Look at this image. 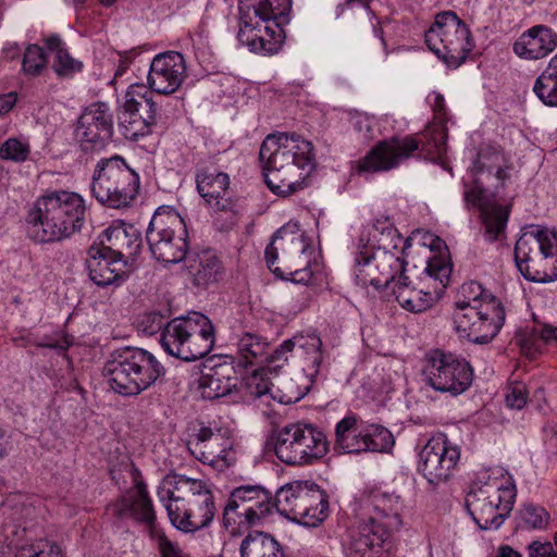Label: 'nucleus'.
Masks as SVG:
<instances>
[{
	"instance_id": "39448f33",
	"label": "nucleus",
	"mask_w": 557,
	"mask_h": 557,
	"mask_svg": "<svg viewBox=\"0 0 557 557\" xmlns=\"http://www.w3.org/2000/svg\"><path fill=\"white\" fill-rule=\"evenodd\" d=\"M158 496L174 527L195 532L211 523L215 515L213 495L207 484L185 475H166L159 486Z\"/></svg>"
},
{
	"instance_id": "bf43d9fd",
	"label": "nucleus",
	"mask_w": 557,
	"mask_h": 557,
	"mask_svg": "<svg viewBox=\"0 0 557 557\" xmlns=\"http://www.w3.org/2000/svg\"><path fill=\"white\" fill-rule=\"evenodd\" d=\"M276 240H282L289 244L304 242L305 233L300 230L298 223L288 222L274 233L271 244Z\"/></svg>"
},
{
	"instance_id": "0eeeda50",
	"label": "nucleus",
	"mask_w": 557,
	"mask_h": 557,
	"mask_svg": "<svg viewBox=\"0 0 557 557\" xmlns=\"http://www.w3.org/2000/svg\"><path fill=\"white\" fill-rule=\"evenodd\" d=\"M510 478H492L483 473L473 481L466 495V507L482 530H497L509 516L516 499Z\"/></svg>"
},
{
	"instance_id": "37998d69",
	"label": "nucleus",
	"mask_w": 557,
	"mask_h": 557,
	"mask_svg": "<svg viewBox=\"0 0 557 557\" xmlns=\"http://www.w3.org/2000/svg\"><path fill=\"white\" fill-rule=\"evenodd\" d=\"M293 343V350L297 348L305 355L308 360V370L310 375L318 374L320 366L323 360L322 356V341L315 334L309 335H295L290 338Z\"/></svg>"
},
{
	"instance_id": "aec40b11",
	"label": "nucleus",
	"mask_w": 557,
	"mask_h": 557,
	"mask_svg": "<svg viewBox=\"0 0 557 557\" xmlns=\"http://www.w3.org/2000/svg\"><path fill=\"white\" fill-rule=\"evenodd\" d=\"M515 261L524 278L533 282L557 280V246H515Z\"/></svg>"
},
{
	"instance_id": "9b49d317",
	"label": "nucleus",
	"mask_w": 557,
	"mask_h": 557,
	"mask_svg": "<svg viewBox=\"0 0 557 557\" xmlns=\"http://www.w3.org/2000/svg\"><path fill=\"white\" fill-rule=\"evenodd\" d=\"M327 451L325 434L312 424L289 423L276 432L274 453L285 465H312Z\"/></svg>"
},
{
	"instance_id": "5701e85b",
	"label": "nucleus",
	"mask_w": 557,
	"mask_h": 557,
	"mask_svg": "<svg viewBox=\"0 0 557 557\" xmlns=\"http://www.w3.org/2000/svg\"><path fill=\"white\" fill-rule=\"evenodd\" d=\"M36 207L39 212L49 213L50 221L66 219L71 224H78L81 228L85 214L84 199L76 193L59 190L40 197Z\"/></svg>"
},
{
	"instance_id": "a878e982",
	"label": "nucleus",
	"mask_w": 557,
	"mask_h": 557,
	"mask_svg": "<svg viewBox=\"0 0 557 557\" xmlns=\"http://www.w3.org/2000/svg\"><path fill=\"white\" fill-rule=\"evenodd\" d=\"M188 333L190 334L184 339V348H181V360L190 362L206 357L214 345V327L210 319L200 312H194Z\"/></svg>"
},
{
	"instance_id": "a18cd8bd",
	"label": "nucleus",
	"mask_w": 557,
	"mask_h": 557,
	"mask_svg": "<svg viewBox=\"0 0 557 557\" xmlns=\"http://www.w3.org/2000/svg\"><path fill=\"white\" fill-rule=\"evenodd\" d=\"M557 244V228L531 224L522 227L516 244Z\"/></svg>"
},
{
	"instance_id": "de8ad7c7",
	"label": "nucleus",
	"mask_w": 557,
	"mask_h": 557,
	"mask_svg": "<svg viewBox=\"0 0 557 557\" xmlns=\"http://www.w3.org/2000/svg\"><path fill=\"white\" fill-rule=\"evenodd\" d=\"M47 65L44 49L37 45H29L23 57V71L28 75H39Z\"/></svg>"
},
{
	"instance_id": "5fc2aeb1",
	"label": "nucleus",
	"mask_w": 557,
	"mask_h": 557,
	"mask_svg": "<svg viewBox=\"0 0 557 557\" xmlns=\"http://www.w3.org/2000/svg\"><path fill=\"white\" fill-rule=\"evenodd\" d=\"M245 385L249 396L260 398L271 392L273 383L262 372L257 371L246 380Z\"/></svg>"
},
{
	"instance_id": "bb28decb",
	"label": "nucleus",
	"mask_w": 557,
	"mask_h": 557,
	"mask_svg": "<svg viewBox=\"0 0 557 557\" xmlns=\"http://www.w3.org/2000/svg\"><path fill=\"white\" fill-rule=\"evenodd\" d=\"M146 237L148 244H171L173 240L187 244L188 233L177 212L159 208L149 223Z\"/></svg>"
},
{
	"instance_id": "c85d7f7f",
	"label": "nucleus",
	"mask_w": 557,
	"mask_h": 557,
	"mask_svg": "<svg viewBox=\"0 0 557 557\" xmlns=\"http://www.w3.org/2000/svg\"><path fill=\"white\" fill-rule=\"evenodd\" d=\"M196 185L198 193L208 203L214 201L216 210L226 211L235 206L226 198L230 185L226 173L210 168L199 169L196 173Z\"/></svg>"
},
{
	"instance_id": "f8f14e48",
	"label": "nucleus",
	"mask_w": 557,
	"mask_h": 557,
	"mask_svg": "<svg viewBox=\"0 0 557 557\" xmlns=\"http://www.w3.org/2000/svg\"><path fill=\"white\" fill-rule=\"evenodd\" d=\"M425 44L447 65L457 67L472 49L467 25L453 11L438 13L425 32Z\"/></svg>"
},
{
	"instance_id": "1a4fd4ad",
	"label": "nucleus",
	"mask_w": 557,
	"mask_h": 557,
	"mask_svg": "<svg viewBox=\"0 0 557 557\" xmlns=\"http://www.w3.org/2000/svg\"><path fill=\"white\" fill-rule=\"evenodd\" d=\"M505 315L503 304L495 296L467 304L455 302V330L472 343L487 344L499 333Z\"/></svg>"
},
{
	"instance_id": "412c9836",
	"label": "nucleus",
	"mask_w": 557,
	"mask_h": 557,
	"mask_svg": "<svg viewBox=\"0 0 557 557\" xmlns=\"http://www.w3.org/2000/svg\"><path fill=\"white\" fill-rule=\"evenodd\" d=\"M186 65L183 54L168 51L156 55L148 74L149 89L161 95L175 92L185 78Z\"/></svg>"
},
{
	"instance_id": "ea45409f",
	"label": "nucleus",
	"mask_w": 557,
	"mask_h": 557,
	"mask_svg": "<svg viewBox=\"0 0 557 557\" xmlns=\"http://www.w3.org/2000/svg\"><path fill=\"white\" fill-rule=\"evenodd\" d=\"M264 255L268 268L277 276L283 277L285 274H290L293 276L292 280L296 282H308L311 280L312 270L310 267L301 268L302 261L282 260L280 263L283 267L276 265L278 256L275 246H267Z\"/></svg>"
},
{
	"instance_id": "052dcab7",
	"label": "nucleus",
	"mask_w": 557,
	"mask_h": 557,
	"mask_svg": "<svg viewBox=\"0 0 557 557\" xmlns=\"http://www.w3.org/2000/svg\"><path fill=\"white\" fill-rule=\"evenodd\" d=\"M461 299L456 302H472V299H485L487 296H493L487 290L483 289L482 285L478 282H469L461 285L459 290Z\"/></svg>"
},
{
	"instance_id": "c9c22d12",
	"label": "nucleus",
	"mask_w": 557,
	"mask_h": 557,
	"mask_svg": "<svg viewBox=\"0 0 557 557\" xmlns=\"http://www.w3.org/2000/svg\"><path fill=\"white\" fill-rule=\"evenodd\" d=\"M237 358L244 367L261 366L270 350L269 342L253 333H245L237 341Z\"/></svg>"
},
{
	"instance_id": "4c0bfd02",
	"label": "nucleus",
	"mask_w": 557,
	"mask_h": 557,
	"mask_svg": "<svg viewBox=\"0 0 557 557\" xmlns=\"http://www.w3.org/2000/svg\"><path fill=\"white\" fill-rule=\"evenodd\" d=\"M45 45L50 52L54 53L52 69L58 76H70L81 71L82 63L70 55L59 35L47 37Z\"/></svg>"
},
{
	"instance_id": "72a5a7b5",
	"label": "nucleus",
	"mask_w": 557,
	"mask_h": 557,
	"mask_svg": "<svg viewBox=\"0 0 557 557\" xmlns=\"http://www.w3.org/2000/svg\"><path fill=\"white\" fill-rule=\"evenodd\" d=\"M250 21V15L239 14V29L237 34L239 42L255 53L264 55L276 53L282 47L284 37H273V35L268 37L258 35L257 33L252 34L253 28L249 24Z\"/></svg>"
},
{
	"instance_id": "58836bf2",
	"label": "nucleus",
	"mask_w": 557,
	"mask_h": 557,
	"mask_svg": "<svg viewBox=\"0 0 557 557\" xmlns=\"http://www.w3.org/2000/svg\"><path fill=\"white\" fill-rule=\"evenodd\" d=\"M199 246H149L157 261L164 264L184 262L187 269H194Z\"/></svg>"
},
{
	"instance_id": "79ce46f5",
	"label": "nucleus",
	"mask_w": 557,
	"mask_h": 557,
	"mask_svg": "<svg viewBox=\"0 0 557 557\" xmlns=\"http://www.w3.org/2000/svg\"><path fill=\"white\" fill-rule=\"evenodd\" d=\"M154 125L151 115L139 116L135 112H128L124 107L119 115V126L122 134L129 140L137 141L140 137L149 135Z\"/></svg>"
},
{
	"instance_id": "8fccbe9b",
	"label": "nucleus",
	"mask_w": 557,
	"mask_h": 557,
	"mask_svg": "<svg viewBox=\"0 0 557 557\" xmlns=\"http://www.w3.org/2000/svg\"><path fill=\"white\" fill-rule=\"evenodd\" d=\"M293 351V343L290 338L285 339L273 352L267 350V358L262 371L277 372L288 361L289 354Z\"/></svg>"
},
{
	"instance_id": "f3484780",
	"label": "nucleus",
	"mask_w": 557,
	"mask_h": 557,
	"mask_svg": "<svg viewBox=\"0 0 557 557\" xmlns=\"http://www.w3.org/2000/svg\"><path fill=\"white\" fill-rule=\"evenodd\" d=\"M227 431L201 426L186 442L189 453L203 463L222 471L235 465L236 451Z\"/></svg>"
},
{
	"instance_id": "338daca9",
	"label": "nucleus",
	"mask_w": 557,
	"mask_h": 557,
	"mask_svg": "<svg viewBox=\"0 0 557 557\" xmlns=\"http://www.w3.org/2000/svg\"><path fill=\"white\" fill-rule=\"evenodd\" d=\"M159 550L161 557H185L180 547L165 536L159 537Z\"/></svg>"
},
{
	"instance_id": "09e8293b",
	"label": "nucleus",
	"mask_w": 557,
	"mask_h": 557,
	"mask_svg": "<svg viewBox=\"0 0 557 557\" xmlns=\"http://www.w3.org/2000/svg\"><path fill=\"white\" fill-rule=\"evenodd\" d=\"M523 525L529 529H544L549 521L548 512L541 506L527 504L519 512Z\"/></svg>"
},
{
	"instance_id": "473e14b6",
	"label": "nucleus",
	"mask_w": 557,
	"mask_h": 557,
	"mask_svg": "<svg viewBox=\"0 0 557 557\" xmlns=\"http://www.w3.org/2000/svg\"><path fill=\"white\" fill-rule=\"evenodd\" d=\"M162 97L156 99L153 91L144 84L131 85L126 91L124 108L139 116L151 115L152 123L157 124L159 110L162 107Z\"/></svg>"
},
{
	"instance_id": "2eb2a0df",
	"label": "nucleus",
	"mask_w": 557,
	"mask_h": 557,
	"mask_svg": "<svg viewBox=\"0 0 557 557\" xmlns=\"http://www.w3.org/2000/svg\"><path fill=\"white\" fill-rule=\"evenodd\" d=\"M423 375L435 391L457 396L470 387L473 371L466 360L442 350H433L425 357Z\"/></svg>"
},
{
	"instance_id": "2f4dec72",
	"label": "nucleus",
	"mask_w": 557,
	"mask_h": 557,
	"mask_svg": "<svg viewBox=\"0 0 557 557\" xmlns=\"http://www.w3.org/2000/svg\"><path fill=\"white\" fill-rule=\"evenodd\" d=\"M292 0H239V14L264 17L282 25L289 22Z\"/></svg>"
},
{
	"instance_id": "4d7b16f0",
	"label": "nucleus",
	"mask_w": 557,
	"mask_h": 557,
	"mask_svg": "<svg viewBox=\"0 0 557 557\" xmlns=\"http://www.w3.org/2000/svg\"><path fill=\"white\" fill-rule=\"evenodd\" d=\"M251 27L253 28L252 34L257 33L261 36H270L273 35V37H284V29L282 24L277 23L276 21L264 18V17H258L253 18L251 17V21L249 23Z\"/></svg>"
},
{
	"instance_id": "69168bd1",
	"label": "nucleus",
	"mask_w": 557,
	"mask_h": 557,
	"mask_svg": "<svg viewBox=\"0 0 557 557\" xmlns=\"http://www.w3.org/2000/svg\"><path fill=\"white\" fill-rule=\"evenodd\" d=\"M227 216L225 219L222 218V215L216 216L214 221V225L218 231L220 232H228L233 228V226L236 224V212L234 210V207L232 209H228L226 211H222Z\"/></svg>"
},
{
	"instance_id": "6ab92c4d",
	"label": "nucleus",
	"mask_w": 557,
	"mask_h": 557,
	"mask_svg": "<svg viewBox=\"0 0 557 557\" xmlns=\"http://www.w3.org/2000/svg\"><path fill=\"white\" fill-rule=\"evenodd\" d=\"M113 134L112 115L108 104L92 103L87 107L78 119L75 136L84 150L100 149Z\"/></svg>"
},
{
	"instance_id": "4468645a",
	"label": "nucleus",
	"mask_w": 557,
	"mask_h": 557,
	"mask_svg": "<svg viewBox=\"0 0 557 557\" xmlns=\"http://www.w3.org/2000/svg\"><path fill=\"white\" fill-rule=\"evenodd\" d=\"M394 445L392 433L379 424H363L356 414H348L335 428V447L346 454L386 451Z\"/></svg>"
},
{
	"instance_id": "393cba45",
	"label": "nucleus",
	"mask_w": 557,
	"mask_h": 557,
	"mask_svg": "<svg viewBox=\"0 0 557 557\" xmlns=\"http://www.w3.org/2000/svg\"><path fill=\"white\" fill-rule=\"evenodd\" d=\"M393 534L394 532L363 518L351 533L349 557H376Z\"/></svg>"
},
{
	"instance_id": "20e7f679",
	"label": "nucleus",
	"mask_w": 557,
	"mask_h": 557,
	"mask_svg": "<svg viewBox=\"0 0 557 557\" xmlns=\"http://www.w3.org/2000/svg\"><path fill=\"white\" fill-rule=\"evenodd\" d=\"M447 137L446 125L432 122L418 136H393L379 141L354 169L358 174L387 172L416 154L433 162L442 161L447 151Z\"/></svg>"
},
{
	"instance_id": "3c124183",
	"label": "nucleus",
	"mask_w": 557,
	"mask_h": 557,
	"mask_svg": "<svg viewBox=\"0 0 557 557\" xmlns=\"http://www.w3.org/2000/svg\"><path fill=\"white\" fill-rule=\"evenodd\" d=\"M29 151L28 144L17 138H9L0 147V158L20 163L28 158Z\"/></svg>"
},
{
	"instance_id": "4be33fe9",
	"label": "nucleus",
	"mask_w": 557,
	"mask_h": 557,
	"mask_svg": "<svg viewBox=\"0 0 557 557\" xmlns=\"http://www.w3.org/2000/svg\"><path fill=\"white\" fill-rule=\"evenodd\" d=\"M87 268L89 277L98 286H109L122 278L127 260L111 246H90Z\"/></svg>"
},
{
	"instance_id": "864d4df0",
	"label": "nucleus",
	"mask_w": 557,
	"mask_h": 557,
	"mask_svg": "<svg viewBox=\"0 0 557 557\" xmlns=\"http://www.w3.org/2000/svg\"><path fill=\"white\" fill-rule=\"evenodd\" d=\"M166 324L165 317L157 311L144 313L138 321V330L145 335L152 336L160 332Z\"/></svg>"
},
{
	"instance_id": "680f3d73",
	"label": "nucleus",
	"mask_w": 557,
	"mask_h": 557,
	"mask_svg": "<svg viewBox=\"0 0 557 557\" xmlns=\"http://www.w3.org/2000/svg\"><path fill=\"white\" fill-rule=\"evenodd\" d=\"M528 550L529 557H557V550L550 542L533 541Z\"/></svg>"
},
{
	"instance_id": "774afa93",
	"label": "nucleus",
	"mask_w": 557,
	"mask_h": 557,
	"mask_svg": "<svg viewBox=\"0 0 557 557\" xmlns=\"http://www.w3.org/2000/svg\"><path fill=\"white\" fill-rule=\"evenodd\" d=\"M434 119L432 122L443 123L446 125L445 100L440 94L435 95L433 103Z\"/></svg>"
},
{
	"instance_id": "cd10ccee",
	"label": "nucleus",
	"mask_w": 557,
	"mask_h": 557,
	"mask_svg": "<svg viewBox=\"0 0 557 557\" xmlns=\"http://www.w3.org/2000/svg\"><path fill=\"white\" fill-rule=\"evenodd\" d=\"M556 48L557 34L545 25L531 27L513 45L515 53L527 60L544 58Z\"/></svg>"
},
{
	"instance_id": "b1692460",
	"label": "nucleus",
	"mask_w": 557,
	"mask_h": 557,
	"mask_svg": "<svg viewBox=\"0 0 557 557\" xmlns=\"http://www.w3.org/2000/svg\"><path fill=\"white\" fill-rule=\"evenodd\" d=\"M366 519L377 523L379 527L396 532L401 525V503L400 497L394 493L375 490L370 493L366 500Z\"/></svg>"
},
{
	"instance_id": "c756f323",
	"label": "nucleus",
	"mask_w": 557,
	"mask_h": 557,
	"mask_svg": "<svg viewBox=\"0 0 557 557\" xmlns=\"http://www.w3.org/2000/svg\"><path fill=\"white\" fill-rule=\"evenodd\" d=\"M235 370L228 364H219L203 372L199 379V391L205 399H215L232 392L236 386Z\"/></svg>"
},
{
	"instance_id": "6e6552de",
	"label": "nucleus",
	"mask_w": 557,
	"mask_h": 557,
	"mask_svg": "<svg viewBox=\"0 0 557 557\" xmlns=\"http://www.w3.org/2000/svg\"><path fill=\"white\" fill-rule=\"evenodd\" d=\"M139 175L120 156L98 161L91 182V194L102 205L126 208L139 193Z\"/></svg>"
},
{
	"instance_id": "7ed1b4c3",
	"label": "nucleus",
	"mask_w": 557,
	"mask_h": 557,
	"mask_svg": "<svg viewBox=\"0 0 557 557\" xmlns=\"http://www.w3.org/2000/svg\"><path fill=\"white\" fill-rule=\"evenodd\" d=\"M259 158L268 187L282 196L302 189L314 169L313 145L297 134L268 135Z\"/></svg>"
},
{
	"instance_id": "c03bdc74",
	"label": "nucleus",
	"mask_w": 557,
	"mask_h": 557,
	"mask_svg": "<svg viewBox=\"0 0 557 557\" xmlns=\"http://www.w3.org/2000/svg\"><path fill=\"white\" fill-rule=\"evenodd\" d=\"M140 239V232L133 224L114 221L99 236V244L116 242L120 244H135Z\"/></svg>"
},
{
	"instance_id": "e2e57ef3",
	"label": "nucleus",
	"mask_w": 557,
	"mask_h": 557,
	"mask_svg": "<svg viewBox=\"0 0 557 557\" xmlns=\"http://www.w3.org/2000/svg\"><path fill=\"white\" fill-rule=\"evenodd\" d=\"M412 242H417L418 244H444L442 239L428 231L424 230H414L406 239L404 244H412Z\"/></svg>"
},
{
	"instance_id": "603ef678",
	"label": "nucleus",
	"mask_w": 557,
	"mask_h": 557,
	"mask_svg": "<svg viewBox=\"0 0 557 557\" xmlns=\"http://www.w3.org/2000/svg\"><path fill=\"white\" fill-rule=\"evenodd\" d=\"M15 557H63V555L60 546L57 544L39 541L21 547Z\"/></svg>"
},
{
	"instance_id": "ddd939ff",
	"label": "nucleus",
	"mask_w": 557,
	"mask_h": 557,
	"mask_svg": "<svg viewBox=\"0 0 557 557\" xmlns=\"http://www.w3.org/2000/svg\"><path fill=\"white\" fill-rule=\"evenodd\" d=\"M275 507L272 493L260 485H242L231 492L223 510V524L235 532L261 522Z\"/></svg>"
},
{
	"instance_id": "dca6fc26",
	"label": "nucleus",
	"mask_w": 557,
	"mask_h": 557,
	"mask_svg": "<svg viewBox=\"0 0 557 557\" xmlns=\"http://www.w3.org/2000/svg\"><path fill=\"white\" fill-rule=\"evenodd\" d=\"M460 460V448L444 433L433 435L419 454L418 470L426 481L437 486L454 474Z\"/></svg>"
},
{
	"instance_id": "7c9ffc66",
	"label": "nucleus",
	"mask_w": 557,
	"mask_h": 557,
	"mask_svg": "<svg viewBox=\"0 0 557 557\" xmlns=\"http://www.w3.org/2000/svg\"><path fill=\"white\" fill-rule=\"evenodd\" d=\"M51 215L49 213L39 212V208L36 207L29 213L28 220L34 227H40L42 235L38 236V244H49L69 238L72 234L78 230V224H71L66 219L59 218L58 220L50 221Z\"/></svg>"
},
{
	"instance_id": "13d9d810",
	"label": "nucleus",
	"mask_w": 557,
	"mask_h": 557,
	"mask_svg": "<svg viewBox=\"0 0 557 557\" xmlns=\"http://www.w3.org/2000/svg\"><path fill=\"white\" fill-rule=\"evenodd\" d=\"M506 404L512 409H522L528 400L527 387L521 382H515L507 386Z\"/></svg>"
},
{
	"instance_id": "49530a36",
	"label": "nucleus",
	"mask_w": 557,
	"mask_h": 557,
	"mask_svg": "<svg viewBox=\"0 0 557 557\" xmlns=\"http://www.w3.org/2000/svg\"><path fill=\"white\" fill-rule=\"evenodd\" d=\"M533 91L545 106L557 108V75L542 73L534 83Z\"/></svg>"
},
{
	"instance_id": "a19ab883",
	"label": "nucleus",
	"mask_w": 557,
	"mask_h": 557,
	"mask_svg": "<svg viewBox=\"0 0 557 557\" xmlns=\"http://www.w3.org/2000/svg\"><path fill=\"white\" fill-rule=\"evenodd\" d=\"M194 276V283L197 286H207L219 280L222 272L220 260L210 252L209 249L198 252L196 257L195 268L188 269Z\"/></svg>"
},
{
	"instance_id": "a211bd4d",
	"label": "nucleus",
	"mask_w": 557,
	"mask_h": 557,
	"mask_svg": "<svg viewBox=\"0 0 557 557\" xmlns=\"http://www.w3.org/2000/svg\"><path fill=\"white\" fill-rule=\"evenodd\" d=\"M107 513L116 521L132 520L153 534L157 515L147 485L143 481L126 490L107 506Z\"/></svg>"
},
{
	"instance_id": "f704fd0d",
	"label": "nucleus",
	"mask_w": 557,
	"mask_h": 557,
	"mask_svg": "<svg viewBox=\"0 0 557 557\" xmlns=\"http://www.w3.org/2000/svg\"><path fill=\"white\" fill-rule=\"evenodd\" d=\"M194 321V312L174 318L166 322L160 334V345L163 350L177 359H181L182 350L184 348V339L189 334L190 324Z\"/></svg>"
},
{
	"instance_id": "9d476101",
	"label": "nucleus",
	"mask_w": 557,
	"mask_h": 557,
	"mask_svg": "<svg viewBox=\"0 0 557 557\" xmlns=\"http://www.w3.org/2000/svg\"><path fill=\"white\" fill-rule=\"evenodd\" d=\"M275 508L282 515L306 527H318L329 516L327 495L318 485L296 481L275 493Z\"/></svg>"
},
{
	"instance_id": "423d86ee",
	"label": "nucleus",
	"mask_w": 557,
	"mask_h": 557,
	"mask_svg": "<svg viewBox=\"0 0 557 557\" xmlns=\"http://www.w3.org/2000/svg\"><path fill=\"white\" fill-rule=\"evenodd\" d=\"M103 373L112 391L137 396L164 375L165 369L148 350L126 346L111 352Z\"/></svg>"
},
{
	"instance_id": "f257e3e1",
	"label": "nucleus",
	"mask_w": 557,
	"mask_h": 557,
	"mask_svg": "<svg viewBox=\"0 0 557 557\" xmlns=\"http://www.w3.org/2000/svg\"><path fill=\"white\" fill-rule=\"evenodd\" d=\"M410 246H393L396 252L381 250L379 246L380 258L389 265L394 274L391 281L386 282L391 286L398 304L406 310L414 313L423 312L430 309L444 293L448 285L453 264L448 246H429L432 256L428 260L423 275L417 284H412L407 275L406 257L407 248Z\"/></svg>"
},
{
	"instance_id": "6e6d98bb",
	"label": "nucleus",
	"mask_w": 557,
	"mask_h": 557,
	"mask_svg": "<svg viewBox=\"0 0 557 557\" xmlns=\"http://www.w3.org/2000/svg\"><path fill=\"white\" fill-rule=\"evenodd\" d=\"M371 238L376 244H386L387 242H395L401 239L400 233L387 222H377L373 225L370 233Z\"/></svg>"
},
{
	"instance_id": "0e129e2a",
	"label": "nucleus",
	"mask_w": 557,
	"mask_h": 557,
	"mask_svg": "<svg viewBox=\"0 0 557 557\" xmlns=\"http://www.w3.org/2000/svg\"><path fill=\"white\" fill-rule=\"evenodd\" d=\"M375 258L374 246H358L355 257V264L358 272H362V268L368 265Z\"/></svg>"
},
{
	"instance_id": "f03ea898",
	"label": "nucleus",
	"mask_w": 557,
	"mask_h": 557,
	"mask_svg": "<svg viewBox=\"0 0 557 557\" xmlns=\"http://www.w3.org/2000/svg\"><path fill=\"white\" fill-rule=\"evenodd\" d=\"M508 169V160L500 149L484 146L479 149L469 171L471 182L465 183V199L480 209L486 239L491 242L505 238L509 208L498 205L496 197L509 177Z\"/></svg>"
},
{
	"instance_id": "e433bc0d",
	"label": "nucleus",
	"mask_w": 557,
	"mask_h": 557,
	"mask_svg": "<svg viewBox=\"0 0 557 557\" xmlns=\"http://www.w3.org/2000/svg\"><path fill=\"white\" fill-rule=\"evenodd\" d=\"M242 557H282L278 542L270 534L255 531L249 533L240 545Z\"/></svg>"
}]
</instances>
